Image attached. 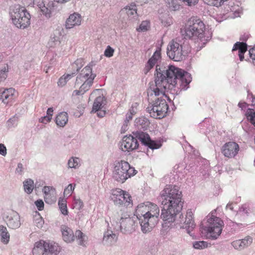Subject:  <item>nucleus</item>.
Wrapping results in <instances>:
<instances>
[{
	"label": "nucleus",
	"mask_w": 255,
	"mask_h": 255,
	"mask_svg": "<svg viewBox=\"0 0 255 255\" xmlns=\"http://www.w3.org/2000/svg\"><path fill=\"white\" fill-rule=\"evenodd\" d=\"M205 26L199 18L193 17L188 21L187 27L185 29V36L193 39H199L204 40Z\"/></svg>",
	"instance_id": "8"
},
{
	"label": "nucleus",
	"mask_w": 255,
	"mask_h": 255,
	"mask_svg": "<svg viewBox=\"0 0 255 255\" xmlns=\"http://www.w3.org/2000/svg\"><path fill=\"white\" fill-rule=\"evenodd\" d=\"M221 208V207H218L211 211L206 216V224L202 227V229L207 234V237L212 240H216L219 238L224 227V221L216 216V212Z\"/></svg>",
	"instance_id": "5"
},
{
	"label": "nucleus",
	"mask_w": 255,
	"mask_h": 255,
	"mask_svg": "<svg viewBox=\"0 0 255 255\" xmlns=\"http://www.w3.org/2000/svg\"><path fill=\"white\" fill-rule=\"evenodd\" d=\"M118 239L117 235L112 231L108 230L104 235L103 242L104 244L110 246L115 244Z\"/></svg>",
	"instance_id": "26"
},
{
	"label": "nucleus",
	"mask_w": 255,
	"mask_h": 255,
	"mask_svg": "<svg viewBox=\"0 0 255 255\" xmlns=\"http://www.w3.org/2000/svg\"><path fill=\"white\" fill-rule=\"evenodd\" d=\"M78 245L85 246L88 241L87 236L80 230H77L74 234Z\"/></svg>",
	"instance_id": "33"
},
{
	"label": "nucleus",
	"mask_w": 255,
	"mask_h": 255,
	"mask_svg": "<svg viewBox=\"0 0 255 255\" xmlns=\"http://www.w3.org/2000/svg\"><path fill=\"white\" fill-rule=\"evenodd\" d=\"M168 106L165 99L158 98L152 103L149 104L147 111L150 116L154 119H161L166 116Z\"/></svg>",
	"instance_id": "9"
},
{
	"label": "nucleus",
	"mask_w": 255,
	"mask_h": 255,
	"mask_svg": "<svg viewBox=\"0 0 255 255\" xmlns=\"http://www.w3.org/2000/svg\"><path fill=\"white\" fill-rule=\"evenodd\" d=\"M150 23L149 21L144 20L141 22L139 27L136 28L138 32H144L149 29Z\"/></svg>",
	"instance_id": "42"
},
{
	"label": "nucleus",
	"mask_w": 255,
	"mask_h": 255,
	"mask_svg": "<svg viewBox=\"0 0 255 255\" xmlns=\"http://www.w3.org/2000/svg\"><path fill=\"white\" fill-rule=\"evenodd\" d=\"M46 254L47 255H57L61 251V247L54 242L44 241Z\"/></svg>",
	"instance_id": "21"
},
{
	"label": "nucleus",
	"mask_w": 255,
	"mask_h": 255,
	"mask_svg": "<svg viewBox=\"0 0 255 255\" xmlns=\"http://www.w3.org/2000/svg\"><path fill=\"white\" fill-rule=\"evenodd\" d=\"M7 72V67H4L2 69H0V82L4 81L6 78Z\"/></svg>",
	"instance_id": "48"
},
{
	"label": "nucleus",
	"mask_w": 255,
	"mask_h": 255,
	"mask_svg": "<svg viewBox=\"0 0 255 255\" xmlns=\"http://www.w3.org/2000/svg\"><path fill=\"white\" fill-rule=\"evenodd\" d=\"M136 10V5L134 3H131L122 8L120 13L121 15L126 13L130 20L136 19L137 17Z\"/></svg>",
	"instance_id": "20"
},
{
	"label": "nucleus",
	"mask_w": 255,
	"mask_h": 255,
	"mask_svg": "<svg viewBox=\"0 0 255 255\" xmlns=\"http://www.w3.org/2000/svg\"><path fill=\"white\" fill-rule=\"evenodd\" d=\"M62 38L61 32L58 29H56L51 34L48 42V46L51 48L59 46Z\"/></svg>",
	"instance_id": "19"
},
{
	"label": "nucleus",
	"mask_w": 255,
	"mask_h": 255,
	"mask_svg": "<svg viewBox=\"0 0 255 255\" xmlns=\"http://www.w3.org/2000/svg\"><path fill=\"white\" fill-rule=\"evenodd\" d=\"M34 204L39 211L43 210L44 204L42 200L38 199L35 201Z\"/></svg>",
	"instance_id": "54"
},
{
	"label": "nucleus",
	"mask_w": 255,
	"mask_h": 255,
	"mask_svg": "<svg viewBox=\"0 0 255 255\" xmlns=\"http://www.w3.org/2000/svg\"><path fill=\"white\" fill-rule=\"evenodd\" d=\"M110 198L117 205L128 207L132 204L131 197L129 194L120 188L112 190Z\"/></svg>",
	"instance_id": "10"
},
{
	"label": "nucleus",
	"mask_w": 255,
	"mask_h": 255,
	"mask_svg": "<svg viewBox=\"0 0 255 255\" xmlns=\"http://www.w3.org/2000/svg\"><path fill=\"white\" fill-rule=\"evenodd\" d=\"M53 114V109L52 108H49L46 112V115L47 116L51 118L52 119V116Z\"/></svg>",
	"instance_id": "64"
},
{
	"label": "nucleus",
	"mask_w": 255,
	"mask_h": 255,
	"mask_svg": "<svg viewBox=\"0 0 255 255\" xmlns=\"http://www.w3.org/2000/svg\"><path fill=\"white\" fill-rule=\"evenodd\" d=\"M52 119L47 116H45L43 117H41L39 119V122L44 124H47L51 122Z\"/></svg>",
	"instance_id": "57"
},
{
	"label": "nucleus",
	"mask_w": 255,
	"mask_h": 255,
	"mask_svg": "<svg viewBox=\"0 0 255 255\" xmlns=\"http://www.w3.org/2000/svg\"><path fill=\"white\" fill-rule=\"evenodd\" d=\"M0 241L4 245H7L10 240V235L6 227L3 225H0Z\"/></svg>",
	"instance_id": "32"
},
{
	"label": "nucleus",
	"mask_w": 255,
	"mask_h": 255,
	"mask_svg": "<svg viewBox=\"0 0 255 255\" xmlns=\"http://www.w3.org/2000/svg\"><path fill=\"white\" fill-rule=\"evenodd\" d=\"M81 160L77 157H71L67 162V166L69 168L78 169L80 166Z\"/></svg>",
	"instance_id": "36"
},
{
	"label": "nucleus",
	"mask_w": 255,
	"mask_h": 255,
	"mask_svg": "<svg viewBox=\"0 0 255 255\" xmlns=\"http://www.w3.org/2000/svg\"><path fill=\"white\" fill-rule=\"evenodd\" d=\"M250 208L248 204H245L242 206L240 209V213L243 214H246L248 216L250 214Z\"/></svg>",
	"instance_id": "51"
},
{
	"label": "nucleus",
	"mask_w": 255,
	"mask_h": 255,
	"mask_svg": "<svg viewBox=\"0 0 255 255\" xmlns=\"http://www.w3.org/2000/svg\"><path fill=\"white\" fill-rule=\"evenodd\" d=\"M209 245H210L208 243L205 241H194L192 243V246L194 249L196 250H203L207 248Z\"/></svg>",
	"instance_id": "39"
},
{
	"label": "nucleus",
	"mask_w": 255,
	"mask_h": 255,
	"mask_svg": "<svg viewBox=\"0 0 255 255\" xmlns=\"http://www.w3.org/2000/svg\"><path fill=\"white\" fill-rule=\"evenodd\" d=\"M169 7L170 9H171L173 10H178L180 7V5L178 4H175L174 2V1L172 0V4L170 5L169 4Z\"/></svg>",
	"instance_id": "59"
},
{
	"label": "nucleus",
	"mask_w": 255,
	"mask_h": 255,
	"mask_svg": "<svg viewBox=\"0 0 255 255\" xmlns=\"http://www.w3.org/2000/svg\"><path fill=\"white\" fill-rule=\"evenodd\" d=\"M137 171L125 160L116 161L113 171V177L118 182H124L131 176L135 175Z\"/></svg>",
	"instance_id": "7"
},
{
	"label": "nucleus",
	"mask_w": 255,
	"mask_h": 255,
	"mask_svg": "<svg viewBox=\"0 0 255 255\" xmlns=\"http://www.w3.org/2000/svg\"><path fill=\"white\" fill-rule=\"evenodd\" d=\"M33 255H47L44 245V241L41 240L35 243L32 249Z\"/></svg>",
	"instance_id": "29"
},
{
	"label": "nucleus",
	"mask_w": 255,
	"mask_h": 255,
	"mask_svg": "<svg viewBox=\"0 0 255 255\" xmlns=\"http://www.w3.org/2000/svg\"><path fill=\"white\" fill-rule=\"evenodd\" d=\"M159 18L163 26L167 27L170 26L173 23V19L171 16L167 13L160 14Z\"/></svg>",
	"instance_id": "34"
},
{
	"label": "nucleus",
	"mask_w": 255,
	"mask_h": 255,
	"mask_svg": "<svg viewBox=\"0 0 255 255\" xmlns=\"http://www.w3.org/2000/svg\"><path fill=\"white\" fill-rule=\"evenodd\" d=\"M236 204H234L233 202H229L226 207V209L227 210H230L231 211H234V206L236 205Z\"/></svg>",
	"instance_id": "60"
},
{
	"label": "nucleus",
	"mask_w": 255,
	"mask_h": 255,
	"mask_svg": "<svg viewBox=\"0 0 255 255\" xmlns=\"http://www.w3.org/2000/svg\"><path fill=\"white\" fill-rule=\"evenodd\" d=\"M101 90L96 89L91 94L90 99L95 97L96 96H98L95 99L92 109V112H96L99 110L102 109L105 105V99L103 96H101Z\"/></svg>",
	"instance_id": "14"
},
{
	"label": "nucleus",
	"mask_w": 255,
	"mask_h": 255,
	"mask_svg": "<svg viewBox=\"0 0 255 255\" xmlns=\"http://www.w3.org/2000/svg\"><path fill=\"white\" fill-rule=\"evenodd\" d=\"M82 82H83V83L80 86V88L83 91V92L85 93L90 89V87L93 85V81H91V80L87 81H83Z\"/></svg>",
	"instance_id": "44"
},
{
	"label": "nucleus",
	"mask_w": 255,
	"mask_h": 255,
	"mask_svg": "<svg viewBox=\"0 0 255 255\" xmlns=\"http://www.w3.org/2000/svg\"><path fill=\"white\" fill-rule=\"evenodd\" d=\"M35 5L40 9L42 13L47 18L50 17L52 10L56 6L54 1H47L46 0H44L40 3L37 2Z\"/></svg>",
	"instance_id": "15"
},
{
	"label": "nucleus",
	"mask_w": 255,
	"mask_h": 255,
	"mask_svg": "<svg viewBox=\"0 0 255 255\" xmlns=\"http://www.w3.org/2000/svg\"><path fill=\"white\" fill-rule=\"evenodd\" d=\"M114 50L111 46H107L106 49L104 54L107 57H111L113 55Z\"/></svg>",
	"instance_id": "52"
},
{
	"label": "nucleus",
	"mask_w": 255,
	"mask_h": 255,
	"mask_svg": "<svg viewBox=\"0 0 255 255\" xmlns=\"http://www.w3.org/2000/svg\"><path fill=\"white\" fill-rule=\"evenodd\" d=\"M75 187H76L75 184H69L64 189V193H63L64 196L70 197L72 195L73 192L74 191V190L75 188Z\"/></svg>",
	"instance_id": "43"
},
{
	"label": "nucleus",
	"mask_w": 255,
	"mask_h": 255,
	"mask_svg": "<svg viewBox=\"0 0 255 255\" xmlns=\"http://www.w3.org/2000/svg\"><path fill=\"white\" fill-rule=\"evenodd\" d=\"M161 204V218L165 224L174 223V225L180 228L186 229L184 223L185 217L181 214L177 216L182 208V193L179 188L175 185H167L160 193Z\"/></svg>",
	"instance_id": "2"
},
{
	"label": "nucleus",
	"mask_w": 255,
	"mask_h": 255,
	"mask_svg": "<svg viewBox=\"0 0 255 255\" xmlns=\"http://www.w3.org/2000/svg\"><path fill=\"white\" fill-rule=\"evenodd\" d=\"M69 117L67 113L62 112L59 113L55 118V123L58 127L63 128L68 122Z\"/></svg>",
	"instance_id": "28"
},
{
	"label": "nucleus",
	"mask_w": 255,
	"mask_h": 255,
	"mask_svg": "<svg viewBox=\"0 0 255 255\" xmlns=\"http://www.w3.org/2000/svg\"><path fill=\"white\" fill-rule=\"evenodd\" d=\"M42 191L46 203L51 204L55 202V198L51 196V192L55 191V189L53 186H45Z\"/></svg>",
	"instance_id": "25"
},
{
	"label": "nucleus",
	"mask_w": 255,
	"mask_h": 255,
	"mask_svg": "<svg viewBox=\"0 0 255 255\" xmlns=\"http://www.w3.org/2000/svg\"><path fill=\"white\" fill-rule=\"evenodd\" d=\"M150 125L149 120L145 117L136 118L134 122L135 126L138 129H146Z\"/></svg>",
	"instance_id": "31"
},
{
	"label": "nucleus",
	"mask_w": 255,
	"mask_h": 255,
	"mask_svg": "<svg viewBox=\"0 0 255 255\" xmlns=\"http://www.w3.org/2000/svg\"><path fill=\"white\" fill-rule=\"evenodd\" d=\"M128 123L126 121H124V123L121 128V132L125 133L128 129Z\"/></svg>",
	"instance_id": "61"
},
{
	"label": "nucleus",
	"mask_w": 255,
	"mask_h": 255,
	"mask_svg": "<svg viewBox=\"0 0 255 255\" xmlns=\"http://www.w3.org/2000/svg\"><path fill=\"white\" fill-rule=\"evenodd\" d=\"M95 65L93 62L90 63L85 67L78 75L76 80V85H80L83 81H94L96 75L93 73L92 67Z\"/></svg>",
	"instance_id": "12"
},
{
	"label": "nucleus",
	"mask_w": 255,
	"mask_h": 255,
	"mask_svg": "<svg viewBox=\"0 0 255 255\" xmlns=\"http://www.w3.org/2000/svg\"><path fill=\"white\" fill-rule=\"evenodd\" d=\"M74 76V73L71 74L64 75L61 77L58 82V86L61 87L64 86L67 83V82L71 79Z\"/></svg>",
	"instance_id": "38"
},
{
	"label": "nucleus",
	"mask_w": 255,
	"mask_h": 255,
	"mask_svg": "<svg viewBox=\"0 0 255 255\" xmlns=\"http://www.w3.org/2000/svg\"><path fill=\"white\" fill-rule=\"evenodd\" d=\"M246 116L249 121L255 127V112L254 110L248 109L246 112Z\"/></svg>",
	"instance_id": "41"
},
{
	"label": "nucleus",
	"mask_w": 255,
	"mask_h": 255,
	"mask_svg": "<svg viewBox=\"0 0 255 255\" xmlns=\"http://www.w3.org/2000/svg\"><path fill=\"white\" fill-rule=\"evenodd\" d=\"M84 60L82 58L78 59L73 64V67L76 69V71H79L84 65Z\"/></svg>",
	"instance_id": "46"
},
{
	"label": "nucleus",
	"mask_w": 255,
	"mask_h": 255,
	"mask_svg": "<svg viewBox=\"0 0 255 255\" xmlns=\"http://www.w3.org/2000/svg\"><path fill=\"white\" fill-rule=\"evenodd\" d=\"M82 17L80 14L74 12L69 15L65 23L66 29H71L81 24Z\"/></svg>",
	"instance_id": "18"
},
{
	"label": "nucleus",
	"mask_w": 255,
	"mask_h": 255,
	"mask_svg": "<svg viewBox=\"0 0 255 255\" xmlns=\"http://www.w3.org/2000/svg\"><path fill=\"white\" fill-rule=\"evenodd\" d=\"M58 204L61 214L64 216L67 215L68 211L67 207L66 199L62 197L59 198Z\"/></svg>",
	"instance_id": "37"
},
{
	"label": "nucleus",
	"mask_w": 255,
	"mask_h": 255,
	"mask_svg": "<svg viewBox=\"0 0 255 255\" xmlns=\"http://www.w3.org/2000/svg\"><path fill=\"white\" fill-rule=\"evenodd\" d=\"M63 240L67 243L73 242L75 240L73 231L70 228L63 226L61 229Z\"/></svg>",
	"instance_id": "24"
},
{
	"label": "nucleus",
	"mask_w": 255,
	"mask_h": 255,
	"mask_svg": "<svg viewBox=\"0 0 255 255\" xmlns=\"http://www.w3.org/2000/svg\"><path fill=\"white\" fill-rule=\"evenodd\" d=\"M23 184L24 192L28 194H31L34 188V181L31 179L28 178L25 180Z\"/></svg>",
	"instance_id": "35"
},
{
	"label": "nucleus",
	"mask_w": 255,
	"mask_h": 255,
	"mask_svg": "<svg viewBox=\"0 0 255 255\" xmlns=\"http://www.w3.org/2000/svg\"><path fill=\"white\" fill-rule=\"evenodd\" d=\"M84 207L83 202L79 198L74 196L73 201V208L80 211Z\"/></svg>",
	"instance_id": "40"
},
{
	"label": "nucleus",
	"mask_w": 255,
	"mask_h": 255,
	"mask_svg": "<svg viewBox=\"0 0 255 255\" xmlns=\"http://www.w3.org/2000/svg\"><path fill=\"white\" fill-rule=\"evenodd\" d=\"M6 124L8 128L16 127L17 124V118L15 117H13L7 121Z\"/></svg>",
	"instance_id": "47"
},
{
	"label": "nucleus",
	"mask_w": 255,
	"mask_h": 255,
	"mask_svg": "<svg viewBox=\"0 0 255 255\" xmlns=\"http://www.w3.org/2000/svg\"><path fill=\"white\" fill-rule=\"evenodd\" d=\"M6 154L7 150L5 146L2 143H0V154L5 156Z\"/></svg>",
	"instance_id": "58"
},
{
	"label": "nucleus",
	"mask_w": 255,
	"mask_h": 255,
	"mask_svg": "<svg viewBox=\"0 0 255 255\" xmlns=\"http://www.w3.org/2000/svg\"><path fill=\"white\" fill-rule=\"evenodd\" d=\"M161 58L160 51L156 50L152 57L148 60L144 68V73L147 74Z\"/></svg>",
	"instance_id": "23"
},
{
	"label": "nucleus",
	"mask_w": 255,
	"mask_h": 255,
	"mask_svg": "<svg viewBox=\"0 0 255 255\" xmlns=\"http://www.w3.org/2000/svg\"><path fill=\"white\" fill-rule=\"evenodd\" d=\"M84 94L83 91L79 88V90H75L72 93V96H78V95H82Z\"/></svg>",
	"instance_id": "62"
},
{
	"label": "nucleus",
	"mask_w": 255,
	"mask_h": 255,
	"mask_svg": "<svg viewBox=\"0 0 255 255\" xmlns=\"http://www.w3.org/2000/svg\"><path fill=\"white\" fill-rule=\"evenodd\" d=\"M9 228L16 229L21 225L20 218L19 214L16 212H13L8 217L7 223Z\"/></svg>",
	"instance_id": "22"
},
{
	"label": "nucleus",
	"mask_w": 255,
	"mask_h": 255,
	"mask_svg": "<svg viewBox=\"0 0 255 255\" xmlns=\"http://www.w3.org/2000/svg\"><path fill=\"white\" fill-rule=\"evenodd\" d=\"M120 230L124 234L132 232L134 230V222L129 217H122L120 220Z\"/></svg>",
	"instance_id": "16"
},
{
	"label": "nucleus",
	"mask_w": 255,
	"mask_h": 255,
	"mask_svg": "<svg viewBox=\"0 0 255 255\" xmlns=\"http://www.w3.org/2000/svg\"><path fill=\"white\" fill-rule=\"evenodd\" d=\"M249 54L252 63L255 65V45L250 49Z\"/></svg>",
	"instance_id": "53"
},
{
	"label": "nucleus",
	"mask_w": 255,
	"mask_h": 255,
	"mask_svg": "<svg viewBox=\"0 0 255 255\" xmlns=\"http://www.w3.org/2000/svg\"><path fill=\"white\" fill-rule=\"evenodd\" d=\"M222 153L228 158L234 157L238 153L239 146L235 142L230 141L225 143L222 147Z\"/></svg>",
	"instance_id": "13"
},
{
	"label": "nucleus",
	"mask_w": 255,
	"mask_h": 255,
	"mask_svg": "<svg viewBox=\"0 0 255 255\" xmlns=\"http://www.w3.org/2000/svg\"><path fill=\"white\" fill-rule=\"evenodd\" d=\"M9 14L12 23L18 28L24 29L30 24L29 13L24 7L19 4L11 6Z\"/></svg>",
	"instance_id": "6"
},
{
	"label": "nucleus",
	"mask_w": 255,
	"mask_h": 255,
	"mask_svg": "<svg viewBox=\"0 0 255 255\" xmlns=\"http://www.w3.org/2000/svg\"><path fill=\"white\" fill-rule=\"evenodd\" d=\"M15 93V90L13 88H1L0 89V100L3 103L8 104L14 100Z\"/></svg>",
	"instance_id": "17"
},
{
	"label": "nucleus",
	"mask_w": 255,
	"mask_h": 255,
	"mask_svg": "<svg viewBox=\"0 0 255 255\" xmlns=\"http://www.w3.org/2000/svg\"><path fill=\"white\" fill-rule=\"evenodd\" d=\"M96 112H97V116L100 118L104 117L106 114V111L102 109L99 110L98 111H96Z\"/></svg>",
	"instance_id": "63"
},
{
	"label": "nucleus",
	"mask_w": 255,
	"mask_h": 255,
	"mask_svg": "<svg viewBox=\"0 0 255 255\" xmlns=\"http://www.w3.org/2000/svg\"><path fill=\"white\" fill-rule=\"evenodd\" d=\"M34 224L38 228H41L44 224V220L41 217L38 216L34 219Z\"/></svg>",
	"instance_id": "50"
},
{
	"label": "nucleus",
	"mask_w": 255,
	"mask_h": 255,
	"mask_svg": "<svg viewBox=\"0 0 255 255\" xmlns=\"http://www.w3.org/2000/svg\"><path fill=\"white\" fill-rule=\"evenodd\" d=\"M16 174L22 176L24 173V168L21 163H18L15 170Z\"/></svg>",
	"instance_id": "49"
},
{
	"label": "nucleus",
	"mask_w": 255,
	"mask_h": 255,
	"mask_svg": "<svg viewBox=\"0 0 255 255\" xmlns=\"http://www.w3.org/2000/svg\"><path fill=\"white\" fill-rule=\"evenodd\" d=\"M192 81L191 75L173 66H156V74L154 81L149 84L147 89L148 99L163 96L168 90H172L179 85L181 90H186Z\"/></svg>",
	"instance_id": "1"
},
{
	"label": "nucleus",
	"mask_w": 255,
	"mask_h": 255,
	"mask_svg": "<svg viewBox=\"0 0 255 255\" xmlns=\"http://www.w3.org/2000/svg\"><path fill=\"white\" fill-rule=\"evenodd\" d=\"M167 55L170 59L175 61H181L185 56L182 44L175 40H171L167 45Z\"/></svg>",
	"instance_id": "11"
},
{
	"label": "nucleus",
	"mask_w": 255,
	"mask_h": 255,
	"mask_svg": "<svg viewBox=\"0 0 255 255\" xmlns=\"http://www.w3.org/2000/svg\"><path fill=\"white\" fill-rule=\"evenodd\" d=\"M187 225V229H193L195 227L194 220V213L191 209L187 210L185 216L184 223Z\"/></svg>",
	"instance_id": "30"
},
{
	"label": "nucleus",
	"mask_w": 255,
	"mask_h": 255,
	"mask_svg": "<svg viewBox=\"0 0 255 255\" xmlns=\"http://www.w3.org/2000/svg\"><path fill=\"white\" fill-rule=\"evenodd\" d=\"M240 240L242 242L241 244L243 249L250 246L253 242V239L250 236H247L244 239Z\"/></svg>",
	"instance_id": "45"
},
{
	"label": "nucleus",
	"mask_w": 255,
	"mask_h": 255,
	"mask_svg": "<svg viewBox=\"0 0 255 255\" xmlns=\"http://www.w3.org/2000/svg\"><path fill=\"white\" fill-rule=\"evenodd\" d=\"M242 242H240V240L233 241L232 243V246L236 250H242L243 248L241 244Z\"/></svg>",
	"instance_id": "55"
},
{
	"label": "nucleus",
	"mask_w": 255,
	"mask_h": 255,
	"mask_svg": "<svg viewBox=\"0 0 255 255\" xmlns=\"http://www.w3.org/2000/svg\"><path fill=\"white\" fill-rule=\"evenodd\" d=\"M138 140L152 149H158L161 145L160 143L152 140L147 133L137 131L132 132V134L124 136L119 143L120 148L124 152H129L136 149L139 145Z\"/></svg>",
	"instance_id": "4"
},
{
	"label": "nucleus",
	"mask_w": 255,
	"mask_h": 255,
	"mask_svg": "<svg viewBox=\"0 0 255 255\" xmlns=\"http://www.w3.org/2000/svg\"><path fill=\"white\" fill-rule=\"evenodd\" d=\"M38 0H22L23 3L25 5L35 6Z\"/></svg>",
	"instance_id": "56"
},
{
	"label": "nucleus",
	"mask_w": 255,
	"mask_h": 255,
	"mask_svg": "<svg viewBox=\"0 0 255 255\" xmlns=\"http://www.w3.org/2000/svg\"><path fill=\"white\" fill-rule=\"evenodd\" d=\"M160 209L155 203L145 202L137 205L135 211L141 231L144 234L151 232L157 223Z\"/></svg>",
	"instance_id": "3"
},
{
	"label": "nucleus",
	"mask_w": 255,
	"mask_h": 255,
	"mask_svg": "<svg viewBox=\"0 0 255 255\" xmlns=\"http://www.w3.org/2000/svg\"><path fill=\"white\" fill-rule=\"evenodd\" d=\"M238 51V55L240 58V61H243L244 59V53L247 50V45L244 42H236L233 48L232 51L235 52Z\"/></svg>",
	"instance_id": "27"
}]
</instances>
